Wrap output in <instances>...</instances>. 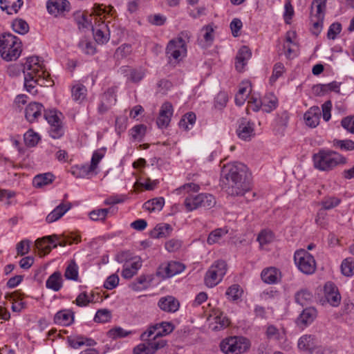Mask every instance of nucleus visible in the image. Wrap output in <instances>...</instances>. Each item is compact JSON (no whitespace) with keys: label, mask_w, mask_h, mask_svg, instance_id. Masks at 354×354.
<instances>
[{"label":"nucleus","mask_w":354,"mask_h":354,"mask_svg":"<svg viewBox=\"0 0 354 354\" xmlns=\"http://www.w3.org/2000/svg\"><path fill=\"white\" fill-rule=\"evenodd\" d=\"M44 111V106L41 104L31 102L26 108L25 116L28 121L33 122L41 116Z\"/></svg>","instance_id":"nucleus-20"},{"label":"nucleus","mask_w":354,"mask_h":354,"mask_svg":"<svg viewBox=\"0 0 354 354\" xmlns=\"http://www.w3.org/2000/svg\"><path fill=\"white\" fill-rule=\"evenodd\" d=\"M324 297L326 300L333 306L339 305L341 297L337 288L332 282L326 283L324 287Z\"/></svg>","instance_id":"nucleus-17"},{"label":"nucleus","mask_w":354,"mask_h":354,"mask_svg":"<svg viewBox=\"0 0 354 354\" xmlns=\"http://www.w3.org/2000/svg\"><path fill=\"white\" fill-rule=\"evenodd\" d=\"M71 204L70 203H62L57 205L51 212H50L46 218V221L48 223H51L57 221L62 218L70 209Z\"/></svg>","instance_id":"nucleus-24"},{"label":"nucleus","mask_w":354,"mask_h":354,"mask_svg":"<svg viewBox=\"0 0 354 354\" xmlns=\"http://www.w3.org/2000/svg\"><path fill=\"white\" fill-rule=\"evenodd\" d=\"M131 51V46L124 44L116 49L114 56L117 59H123L129 55Z\"/></svg>","instance_id":"nucleus-56"},{"label":"nucleus","mask_w":354,"mask_h":354,"mask_svg":"<svg viewBox=\"0 0 354 354\" xmlns=\"http://www.w3.org/2000/svg\"><path fill=\"white\" fill-rule=\"evenodd\" d=\"M95 170V169L91 165H84L75 167L72 173L76 178H85Z\"/></svg>","instance_id":"nucleus-44"},{"label":"nucleus","mask_w":354,"mask_h":354,"mask_svg":"<svg viewBox=\"0 0 354 354\" xmlns=\"http://www.w3.org/2000/svg\"><path fill=\"white\" fill-rule=\"evenodd\" d=\"M239 138L243 140H249L254 135V124L245 119H243L236 130Z\"/></svg>","instance_id":"nucleus-21"},{"label":"nucleus","mask_w":354,"mask_h":354,"mask_svg":"<svg viewBox=\"0 0 354 354\" xmlns=\"http://www.w3.org/2000/svg\"><path fill=\"white\" fill-rule=\"evenodd\" d=\"M30 241L28 239L21 241L17 244V254L19 256H24L28 253L30 250Z\"/></svg>","instance_id":"nucleus-61"},{"label":"nucleus","mask_w":354,"mask_h":354,"mask_svg":"<svg viewBox=\"0 0 354 354\" xmlns=\"http://www.w3.org/2000/svg\"><path fill=\"white\" fill-rule=\"evenodd\" d=\"M342 274L346 277H351L354 274V259L348 257L341 264Z\"/></svg>","instance_id":"nucleus-42"},{"label":"nucleus","mask_w":354,"mask_h":354,"mask_svg":"<svg viewBox=\"0 0 354 354\" xmlns=\"http://www.w3.org/2000/svg\"><path fill=\"white\" fill-rule=\"evenodd\" d=\"M22 70L24 73V86L27 91L32 94L35 93L32 90L35 84L42 85L44 81L49 76L38 57H28L23 65Z\"/></svg>","instance_id":"nucleus-2"},{"label":"nucleus","mask_w":354,"mask_h":354,"mask_svg":"<svg viewBox=\"0 0 354 354\" xmlns=\"http://www.w3.org/2000/svg\"><path fill=\"white\" fill-rule=\"evenodd\" d=\"M111 318V312L107 309L98 310L95 315L94 321L97 323H106Z\"/></svg>","instance_id":"nucleus-54"},{"label":"nucleus","mask_w":354,"mask_h":354,"mask_svg":"<svg viewBox=\"0 0 354 354\" xmlns=\"http://www.w3.org/2000/svg\"><path fill=\"white\" fill-rule=\"evenodd\" d=\"M200 186L194 183H186L178 189H175L174 192L177 195H187V196H193L194 193L199 192Z\"/></svg>","instance_id":"nucleus-36"},{"label":"nucleus","mask_w":354,"mask_h":354,"mask_svg":"<svg viewBox=\"0 0 354 354\" xmlns=\"http://www.w3.org/2000/svg\"><path fill=\"white\" fill-rule=\"evenodd\" d=\"M46 286L54 291H58L62 288V275L59 272H55L47 279Z\"/></svg>","instance_id":"nucleus-37"},{"label":"nucleus","mask_w":354,"mask_h":354,"mask_svg":"<svg viewBox=\"0 0 354 354\" xmlns=\"http://www.w3.org/2000/svg\"><path fill=\"white\" fill-rule=\"evenodd\" d=\"M173 111V106L170 102H166L162 104L156 120L159 128H166L169 125Z\"/></svg>","instance_id":"nucleus-15"},{"label":"nucleus","mask_w":354,"mask_h":354,"mask_svg":"<svg viewBox=\"0 0 354 354\" xmlns=\"http://www.w3.org/2000/svg\"><path fill=\"white\" fill-rule=\"evenodd\" d=\"M150 281L151 279H148V277L145 275L140 276L136 281L131 283V289L135 291L146 289L149 286Z\"/></svg>","instance_id":"nucleus-50"},{"label":"nucleus","mask_w":354,"mask_h":354,"mask_svg":"<svg viewBox=\"0 0 354 354\" xmlns=\"http://www.w3.org/2000/svg\"><path fill=\"white\" fill-rule=\"evenodd\" d=\"M250 87V85L248 82L242 84V86L239 89L238 93L235 96V102L237 105L241 106L244 103L249 94L248 90Z\"/></svg>","instance_id":"nucleus-41"},{"label":"nucleus","mask_w":354,"mask_h":354,"mask_svg":"<svg viewBox=\"0 0 354 354\" xmlns=\"http://www.w3.org/2000/svg\"><path fill=\"white\" fill-rule=\"evenodd\" d=\"M68 1L66 0H48L47 2V10L51 15L57 16L63 12L68 6Z\"/></svg>","instance_id":"nucleus-28"},{"label":"nucleus","mask_w":354,"mask_h":354,"mask_svg":"<svg viewBox=\"0 0 354 354\" xmlns=\"http://www.w3.org/2000/svg\"><path fill=\"white\" fill-rule=\"evenodd\" d=\"M227 232L228 230L226 228H218L213 230L207 237V243L213 245L218 243L221 238L226 235Z\"/></svg>","instance_id":"nucleus-40"},{"label":"nucleus","mask_w":354,"mask_h":354,"mask_svg":"<svg viewBox=\"0 0 354 354\" xmlns=\"http://www.w3.org/2000/svg\"><path fill=\"white\" fill-rule=\"evenodd\" d=\"M320 117V109L319 106H314L305 113L304 118L307 126L315 128L319 124Z\"/></svg>","instance_id":"nucleus-25"},{"label":"nucleus","mask_w":354,"mask_h":354,"mask_svg":"<svg viewBox=\"0 0 354 354\" xmlns=\"http://www.w3.org/2000/svg\"><path fill=\"white\" fill-rule=\"evenodd\" d=\"M64 276L67 279L77 281L78 279V267L72 261L66 268Z\"/></svg>","instance_id":"nucleus-52"},{"label":"nucleus","mask_w":354,"mask_h":354,"mask_svg":"<svg viewBox=\"0 0 354 354\" xmlns=\"http://www.w3.org/2000/svg\"><path fill=\"white\" fill-rule=\"evenodd\" d=\"M314 167L322 171H330L338 165L346 162V159L339 153L328 149H321L313 156Z\"/></svg>","instance_id":"nucleus-4"},{"label":"nucleus","mask_w":354,"mask_h":354,"mask_svg":"<svg viewBox=\"0 0 354 354\" xmlns=\"http://www.w3.org/2000/svg\"><path fill=\"white\" fill-rule=\"evenodd\" d=\"M316 343V337L315 335H304L299 339L297 346L300 351L310 353Z\"/></svg>","instance_id":"nucleus-30"},{"label":"nucleus","mask_w":354,"mask_h":354,"mask_svg":"<svg viewBox=\"0 0 354 354\" xmlns=\"http://www.w3.org/2000/svg\"><path fill=\"white\" fill-rule=\"evenodd\" d=\"M212 319L214 323H211V327L213 330H221L227 328L230 324V319L218 309H213L208 317V320Z\"/></svg>","instance_id":"nucleus-14"},{"label":"nucleus","mask_w":354,"mask_h":354,"mask_svg":"<svg viewBox=\"0 0 354 354\" xmlns=\"http://www.w3.org/2000/svg\"><path fill=\"white\" fill-rule=\"evenodd\" d=\"M242 290L240 289L239 285H232L230 286L226 292V295L228 299L232 301L238 299L241 295Z\"/></svg>","instance_id":"nucleus-62"},{"label":"nucleus","mask_w":354,"mask_h":354,"mask_svg":"<svg viewBox=\"0 0 354 354\" xmlns=\"http://www.w3.org/2000/svg\"><path fill=\"white\" fill-rule=\"evenodd\" d=\"M196 115L195 113L190 112L186 113L183 118L179 122V127L185 130H189L191 127L196 122Z\"/></svg>","instance_id":"nucleus-46"},{"label":"nucleus","mask_w":354,"mask_h":354,"mask_svg":"<svg viewBox=\"0 0 354 354\" xmlns=\"http://www.w3.org/2000/svg\"><path fill=\"white\" fill-rule=\"evenodd\" d=\"M0 53L6 61L17 59L21 53V43L19 38L11 33H4L0 36Z\"/></svg>","instance_id":"nucleus-5"},{"label":"nucleus","mask_w":354,"mask_h":354,"mask_svg":"<svg viewBox=\"0 0 354 354\" xmlns=\"http://www.w3.org/2000/svg\"><path fill=\"white\" fill-rule=\"evenodd\" d=\"M6 299L12 301V310L14 312H21V310L25 308L26 304L24 302L21 301H16V299H18V293L17 292L12 294H7L6 295Z\"/></svg>","instance_id":"nucleus-45"},{"label":"nucleus","mask_w":354,"mask_h":354,"mask_svg":"<svg viewBox=\"0 0 354 354\" xmlns=\"http://www.w3.org/2000/svg\"><path fill=\"white\" fill-rule=\"evenodd\" d=\"M57 241H59V236L53 234L37 239L35 242V245L39 251L43 252L44 254H46L49 253L53 248L50 244L54 243Z\"/></svg>","instance_id":"nucleus-22"},{"label":"nucleus","mask_w":354,"mask_h":354,"mask_svg":"<svg viewBox=\"0 0 354 354\" xmlns=\"http://www.w3.org/2000/svg\"><path fill=\"white\" fill-rule=\"evenodd\" d=\"M326 0H313L310 20L313 26V34L317 35L322 30Z\"/></svg>","instance_id":"nucleus-9"},{"label":"nucleus","mask_w":354,"mask_h":354,"mask_svg":"<svg viewBox=\"0 0 354 354\" xmlns=\"http://www.w3.org/2000/svg\"><path fill=\"white\" fill-rule=\"evenodd\" d=\"M201 206L206 208H211L216 204L214 197L210 194H200Z\"/></svg>","instance_id":"nucleus-55"},{"label":"nucleus","mask_w":354,"mask_h":354,"mask_svg":"<svg viewBox=\"0 0 354 354\" xmlns=\"http://www.w3.org/2000/svg\"><path fill=\"white\" fill-rule=\"evenodd\" d=\"M172 227L169 224L160 223L151 231L150 236L153 239L165 238L170 235Z\"/></svg>","instance_id":"nucleus-33"},{"label":"nucleus","mask_w":354,"mask_h":354,"mask_svg":"<svg viewBox=\"0 0 354 354\" xmlns=\"http://www.w3.org/2000/svg\"><path fill=\"white\" fill-rule=\"evenodd\" d=\"M274 239L273 233L270 230H263L257 237V241L260 245H266L272 241Z\"/></svg>","instance_id":"nucleus-59"},{"label":"nucleus","mask_w":354,"mask_h":354,"mask_svg":"<svg viewBox=\"0 0 354 354\" xmlns=\"http://www.w3.org/2000/svg\"><path fill=\"white\" fill-rule=\"evenodd\" d=\"M333 145L336 147H339L342 150H354V142L351 140H335L333 141Z\"/></svg>","instance_id":"nucleus-58"},{"label":"nucleus","mask_w":354,"mask_h":354,"mask_svg":"<svg viewBox=\"0 0 354 354\" xmlns=\"http://www.w3.org/2000/svg\"><path fill=\"white\" fill-rule=\"evenodd\" d=\"M44 117L50 125L49 133L53 138L57 139L64 135L62 122L55 111H44Z\"/></svg>","instance_id":"nucleus-12"},{"label":"nucleus","mask_w":354,"mask_h":354,"mask_svg":"<svg viewBox=\"0 0 354 354\" xmlns=\"http://www.w3.org/2000/svg\"><path fill=\"white\" fill-rule=\"evenodd\" d=\"M12 28L15 32L20 35H24L29 30V26L27 22L21 19L14 20Z\"/></svg>","instance_id":"nucleus-47"},{"label":"nucleus","mask_w":354,"mask_h":354,"mask_svg":"<svg viewBox=\"0 0 354 354\" xmlns=\"http://www.w3.org/2000/svg\"><path fill=\"white\" fill-rule=\"evenodd\" d=\"M341 202V200L335 196H326L322 201L323 209H330L337 207Z\"/></svg>","instance_id":"nucleus-53"},{"label":"nucleus","mask_w":354,"mask_h":354,"mask_svg":"<svg viewBox=\"0 0 354 354\" xmlns=\"http://www.w3.org/2000/svg\"><path fill=\"white\" fill-rule=\"evenodd\" d=\"M87 95V89L83 84H76L74 85L71 88V96L73 100L80 104L82 103L86 97Z\"/></svg>","instance_id":"nucleus-34"},{"label":"nucleus","mask_w":354,"mask_h":354,"mask_svg":"<svg viewBox=\"0 0 354 354\" xmlns=\"http://www.w3.org/2000/svg\"><path fill=\"white\" fill-rule=\"evenodd\" d=\"M73 320V313L68 310H60L54 317L55 323L62 326H69Z\"/></svg>","instance_id":"nucleus-32"},{"label":"nucleus","mask_w":354,"mask_h":354,"mask_svg":"<svg viewBox=\"0 0 354 354\" xmlns=\"http://www.w3.org/2000/svg\"><path fill=\"white\" fill-rule=\"evenodd\" d=\"M129 333V332L125 331L122 328L116 327L109 330L107 333V335L111 339H118L127 336Z\"/></svg>","instance_id":"nucleus-63"},{"label":"nucleus","mask_w":354,"mask_h":354,"mask_svg":"<svg viewBox=\"0 0 354 354\" xmlns=\"http://www.w3.org/2000/svg\"><path fill=\"white\" fill-rule=\"evenodd\" d=\"M317 310L313 307L305 308L297 319V324L306 326L313 322L317 317Z\"/></svg>","instance_id":"nucleus-29"},{"label":"nucleus","mask_w":354,"mask_h":354,"mask_svg":"<svg viewBox=\"0 0 354 354\" xmlns=\"http://www.w3.org/2000/svg\"><path fill=\"white\" fill-rule=\"evenodd\" d=\"M24 142L28 147H35L39 142L40 138L38 133H35L33 130L29 129L27 131L24 136Z\"/></svg>","instance_id":"nucleus-49"},{"label":"nucleus","mask_w":354,"mask_h":354,"mask_svg":"<svg viewBox=\"0 0 354 354\" xmlns=\"http://www.w3.org/2000/svg\"><path fill=\"white\" fill-rule=\"evenodd\" d=\"M200 194L196 196H186L185 199V206L187 211H193L201 206Z\"/></svg>","instance_id":"nucleus-43"},{"label":"nucleus","mask_w":354,"mask_h":354,"mask_svg":"<svg viewBox=\"0 0 354 354\" xmlns=\"http://www.w3.org/2000/svg\"><path fill=\"white\" fill-rule=\"evenodd\" d=\"M75 18L80 29L88 28H92V26H93L92 24V20L94 19L95 23L96 24V21L97 19L96 17H92L91 15L87 17L80 12H77L75 15Z\"/></svg>","instance_id":"nucleus-35"},{"label":"nucleus","mask_w":354,"mask_h":354,"mask_svg":"<svg viewBox=\"0 0 354 354\" xmlns=\"http://www.w3.org/2000/svg\"><path fill=\"white\" fill-rule=\"evenodd\" d=\"M227 272V263L225 261H215L207 271L205 276V283L209 288L214 287L219 283Z\"/></svg>","instance_id":"nucleus-7"},{"label":"nucleus","mask_w":354,"mask_h":354,"mask_svg":"<svg viewBox=\"0 0 354 354\" xmlns=\"http://www.w3.org/2000/svg\"><path fill=\"white\" fill-rule=\"evenodd\" d=\"M222 176L226 180L225 189L229 195L243 196L250 189L248 168L241 162L225 165Z\"/></svg>","instance_id":"nucleus-1"},{"label":"nucleus","mask_w":354,"mask_h":354,"mask_svg":"<svg viewBox=\"0 0 354 354\" xmlns=\"http://www.w3.org/2000/svg\"><path fill=\"white\" fill-rule=\"evenodd\" d=\"M158 305L162 310L167 313H175L180 306L179 301L172 296L160 298Z\"/></svg>","instance_id":"nucleus-23"},{"label":"nucleus","mask_w":354,"mask_h":354,"mask_svg":"<svg viewBox=\"0 0 354 354\" xmlns=\"http://www.w3.org/2000/svg\"><path fill=\"white\" fill-rule=\"evenodd\" d=\"M228 101V97L226 93L220 92L215 98L214 106L216 109H221L225 106Z\"/></svg>","instance_id":"nucleus-64"},{"label":"nucleus","mask_w":354,"mask_h":354,"mask_svg":"<svg viewBox=\"0 0 354 354\" xmlns=\"http://www.w3.org/2000/svg\"><path fill=\"white\" fill-rule=\"evenodd\" d=\"M164 204L165 200L162 197L154 198L145 202L143 205V207L149 212L160 211Z\"/></svg>","instance_id":"nucleus-38"},{"label":"nucleus","mask_w":354,"mask_h":354,"mask_svg":"<svg viewBox=\"0 0 354 354\" xmlns=\"http://www.w3.org/2000/svg\"><path fill=\"white\" fill-rule=\"evenodd\" d=\"M92 30L94 39L97 43L103 44L109 41V32L108 27L103 21L99 22L95 26H92Z\"/></svg>","instance_id":"nucleus-19"},{"label":"nucleus","mask_w":354,"mask_h":354,"mask_svg":"<svg viewBox=\"0 0 354 354\" xmlns=\"http://www.w3.org/2000/svg\"><path fill=\"white\" fill-rule=\"evenodd\" d=\"M191 33L187 30L180 32L177 37L170 40L165 49L169 64L176 65L187 55V44L189 41Z\"/></svg>","instance_id":"nucleus-3"},{"label":"nucleus","mask_w":354,"mask_h":354,"mask_svg":"<svg viewBox=\"0 0 354 354\" xmlns=\"http://www.w3.org/2000/svg\"><path fill=\"white\" fill-rule=\"evenodd\" d=\"M94 295L92 294L88 295L86 292H81L75 299L77 306L83 307L86 306L90 303L94 302Z\"/></svg>","instance_id":"nucleus-51"},{"label":"nucleus","mask_w":354,"mask_h":354,"mask_svg":"<svg viewBox=\"0 0 354 354\" xmlns=\"http://www.w3.org/2000/svg\"><path fill=\"white\" fill-rule=\"evenodd\" d=\"M254 102L256 104V108H254V110L256 111L261 107L263 111L270 113L277 106V99L272 94L268 95L260 101L254 100Z\"/></svg>","instance_id":"nucleus-18"},{"label":"nucleus","mask_w":354,"mask_h":354,"mask_svg":"<svg viewBox=\"0 0 354 354\" xmlns=\"http://www.w3.org/2000/svg\"><path fill=\"white\" fill-rule=\"evenodd\" d=\"M280 272L275 268H268L261 272V277L262 280L269 284L276 283L280 277Z\"/></svg>","instance_id":"nucleus-31"},{"label":"nucleus","mask_w":354,"mask_h":354,"mask_svg":"<svg viewBox=\"0 0 354 354\" xmlns=\"http://www.w3.org/2000/svg\"><path fill=\"white\" fill-rule=\"evenodd\" d=\"M142 266L140 257H135L130 263H125L122 272V276L125 279H131Z\"/></svg>","instance_id":"nucleus-26"},{"label":"nucleus","mask_w":354,"mask_h":354,"mask_svg":"<svg viewBox=\"0 0 354 354\" xmlns=\"http://www.w3.org/2000/svg\"><path fill=\"white\" fill-rule=\"evenodd\" d=\"M146 343L140 344L133 348L134 354H154L166 345L165 340H156L149 337Z\"/></svg>","instance_id":"nucleus-13"},{"label":"nucleus","mask_w":354,"mask_h":354,"mask_svg":"<svg viewBox=\"0 0 354 354\" xmlns=\"http://www.w3.org/2000/svg\"><path fill=\"white\" fill-rule=\"evenodd\" d=\"M312 299V295L307 290H301L295 295V301L301 306H304L308 304Z\"/></svg>","instance_id":"nucleus-57"},{"label":"nucleus","mask_w":354,"mask_h":354,"mask_svg":"<svg viewBox=\"0 0 354 354\" xmlns=\"http://www.w3.org/2000/svg\"><path fill=\"white\" fill-rule=\"evenodd\" d=\"M285 71V67L283 64L279 62L274 64L272 75L270 78V83H274L281 77Z\"/></svg>","instance_id":"nucleus-60"},{"label":"nucleus","mask_w":354,"mask_h":354,"mask_svg":"<svg viewBox=\"0 0 354 354\" xmlns=\"http://www.w3.org/2000/svg\"><path fill=\"white\" fill-rule=\"evenodd\" d=\"M251 55L250 50L247 46H244L240 48L236 55L235 62V67L238 71L241 72L243 71Z\"/></svg>","instance_id":"nucleus-27"},{"label":"nucleus","mask_w":354,"mask_h":354,"mask_svg":"<svg viewBox=\"0 0 354 354\" xmlns=\"http://www.w3.org/2000/svg\"><path fill=\"white\" fill-rule=\"evenodd\" d=\"M294 260L299 270L304 274H313L316 270L314 257L305 250L295 252Z\"/></svg>","instance_id":"nucleus-8"},{"label":"nucleus","mask_w":354,"mask_h":354,"mask_svg":"<svg viewBox=\"0 0 354 354\" xmlns=\"http://www.w3.org/2000/svg\"><path fill=\"white\" fill-rule=\"evenodd\" d=\"M174 329V325L171 322H163L150 326L145 332L141 335L142 341L148 340L152 337L156 340H163L162 337L171 333Z\"/></svg>","instance_id":"nucleus-10"},{"label":"nucleus","mask_w":354,"mask_h":354,"mask_svg":"<svg viewBox=\"0 0 354 354\" xmlns=\"http://www.w3.org/2000/svg\"><path fill=\"white\" fill-rule=\"evenodd\" d=\"M249 346L250 343L246 338L237 336L225 338L220 344L221 350L225 354H241Z\"/></svg>","instance_id":"nucleus-6"},{"label":"nucleus","mask_w":354,"mask_h":354,"mask_svg":"<svg viewBox=\"0 0 354 354\" xmlns=\"http://www.w3.org/2000/svg\"><path fill=\"white\" fill-rule=\"evenodd\" d=\"M201 35L203 37V41L207 46L212 44L214 40V28L212 25H207L203 27L201 30Z\"/></svg>","instance_id":"nucleus-48"},{"label":"nucleus","mask_w":354,"mask_h":354,"mask_svg":"<svg viewBox=\"0 0 354 354\" xmlns=\"http://www.w3.org/2000/svg\"><path fill=\"white\" fill-rule=\"evenodd\" d=\"M185 268V266L183 263L171 261L160 264L156 274L162 279H167L181 273Z\"/></svg>","instance_id":"nucleus-11"},{"label":"nucleus","mask_w":354,"mask_h":354,"mask_svg":"<svg viewBox=\"0 0 354 354\" xmlns=\"http://www.w3.org/2000/svg\"><path fill=\"white\" fill-rule=\"evenodd\" d=\"M53 180V175L50 173H46L36 176L32 180L33 185L37 188L42 187L51 183Z\"/></svg>","instance_id":"nucleus-39"},{"label":"nucleus","mask_w":354,"mask_h":354,"mask_svg":"<svg viewBox=\"0 0 354 354\" xmlns=\"http://www.w3.org/2000/svg\"><path fill=\"white\" fill-rule=\"evenodd\" d=\"M115 102V90L113 88H110L102 95L101 102L98 106V112L100 114L105 113Z\"/></svg>","instance_id":"nucleus-16"}]
</instances>
